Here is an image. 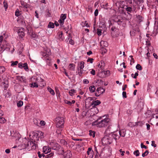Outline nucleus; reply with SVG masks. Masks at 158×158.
<instances>
[{"mask_svg": "<svg viewBox=\"0 0 158 158\" xmlns=\"http://www.w3.org/2000/svg\"><path fill=\"white\" fill-rule=\"evenodd\" d=\"M139 125L140 126V127L145 128L146 127L147 128H149L150 126V125L147 123L145 124L144 123L139 122Z\"/></svg>", "mask_w": 158, "mask_h": 158, "instance_id": "obj_14", "label": "nucleus"}, {"mask_svg": "<svg viewBox=\"0 0 158 158\" xmlns=\"http://www.w3.org/2000/svg\"><path fill=\"white\" fill-rule=\"evenodd\" d=\"M60 143L63 145L66 144L67 143V142L64 139H61L60 141Z\"/></svg>", "mask_w": 158, "mask_h": 158, "instance_id": "obj_50", "label": "nucleus"}, {"mask_svg": "<svg viewBox=\"0 0 158 158\" xmlns=\"http://www.w3.org/2000/svg\"><path fill=\"white\" fill-rule=\"evenodd\" d=\"M102 142L103 145L106 146L112 143L113 139L108 135H105L102 139Z\"/></svg>", "mask_w": 158, "mask_h": 158, "instance_id": "obj_4", "label": "nucleus"}, {"mask_svg": "<svg viewBox=\"0 0 158 158\" xmlns=\"http://www.w3.org/2000/svg\"><path fill=\"white\" fill-rule=\"evenodd\" d=\"M63 155L64 158H70L72 156L71 152L69 150H67Z\"/></svg>", "mask_w": 158, "mask_h": 158, "instance_id": "obj_9", "label": "nucleus"}, {"mask_svg": "<svg viewBox=\"0 0 158 158\" xmlns=\"http://www.w3.org/2000/svg\"><path fill=\"white\" fill-rule=\"evenodd\" d=\"M30 136H32L35 140H38V131H33L30 133Z\"/></svg>", "mask_w": 158, "mask_h": 158, "instance_id": "obj_8", "label": "nucleus"}, {"mask_svg": "<svg viewBox=\"0 0 158 158\" xmlns=\"http://www.w3.org/2000/svg\"><path fill=\"white\" fill-rule=\"evenodd\" d=\"M11 62L12 64L11 65V66H13L15 65H16L18 63V62L17 61H12Z\"/></svg>", "mask_w": 158, "mask_h": 158, "instance_id": "obj_45", "label": "nucleus"}, {"mask_svg": "<svg viewBox=\"0 0 158 158\" xmlns=\"http://www.w3.org/2000/svg\"><path fill=\"white\" fill-rule=\"evenodd\" d=\"M66 18V15L65 14H61L60 15V19L58 20V22L61 25H63L64 20Z\"/></svg>", "mask_w": 158, "mask_h": 158, "instance_id": "obj_7", "label": "nucleus"}, {"mask_svg": "<svg viewBox=\"0 0 158 158\" xmlns=\"http://www.w3.org/2000/svg\"><path fill=\"white\" fill-rule=\"evenodd\" d=\"M10 135L16 138V139L18 140H21L22 139L20 138V134L15 130V129H11L10 130Z\"/></svg>", "mask_w": 158, "mask_h": 158, "instance_id": "obj_5", "label": "nucleus"}, {"mask_svg": "<svg viewBox=\"0 0 158 158\" xmlns=\"http://www.w3.org/2000/svg\"><path fill=\"white\" fill-rule=\"evenodd\" d=\"M101 65L100 66V68H101L103 70V71L102 72H103V73L104 74L106 75V76H108L110 75V72L109 70H106V71H103V67L104 66V63L103 62H102L101 63Z\"/></svg>", "mask_w": 158, "mask_h": 158, "instance_id": "obj_15", "label": "nucleus"}, {"mask_svg": "<svg viewBox=\"0 0 158 158\" xmlns=\"http://www.w3.org/2000/svg\"><path fill=\"white\" fill-rule=\"evenodd\" d=\"M59 39L60 41H62L64 39V37L63 36L62 32L61 31L58 33Z\"/></svg>", "mask_w": 158, "mask_h": 158, "instance_id": "obj_23", "label": "nucleus"}, {"mask_svg": "<svg viewBox=\"0 0 158 158\" xmlns=\"http://www.w3.org/2000/svg\"><path fill=\"white\" fill-rule=\"evenodd\" d=\"M4 7H5V10L7 8L8 5L6 2L4 1L3 2Z\"/></svg>", "mask_w": 158, "mask_h": 158, "instance_id": "obj_62", "label": "nucleus"}, {"mask_svg": "<svg viewBox=\"0 0 158 158\" xmlns=\"http://www.w3.org/2000/svg\"><path fill=\"white\" fill-rule=\"evenodd\" d=\"M139 105H140L141 110L143 108L144 105V101L143 99H141V101L139 102Z\"/></svg>", "mask_w": 158, "mask_h": 158, "instance_id": "obj_26", "label": "nucleus"}, {"mask_svg": "<svg viewBox=\"0 0 158 158\" xmlns=\"http://www.w3.org/2000/svg\"><path fill=\"white\" fill-rule=\"evenodd\" d=\"M48 90L49 91L50 93L52 95L55 94V92L50 87H48L47 88Z\"/></svg>", "mask_w": 158, "mask_h": 158, "instance_id": "obj_33", "label": "nucleus"}, {"mask_svg": "<svg viewBox=\"0 0 158 158\" xmlns=\"http://www.w3.org/2000/svg\"><path fill=\"white\" fill-rule=\"evenodd\" d=\"M141 147L142 148H144L145 149H147V147L145 145H144L143 143H141Z\"/></svg>", "mask_w": 158, "mask_h": 158, "instance_id": "obj_61", "label": "nucleus"}, {"mask_svg": "<svg viewBox=\"0 0 158 158\" xmlns=\"http://www.w3.org/2000/svg\"><path fill=\"white\" fill-rule=\"evenodd\" d=\"M6 122L5 119L4 118L2 117H0V123H4Z\"/></svg>", "mask_w": 158, "mask_h": 158, "instance_id": "obj_46", "label": "nucleus"}, {"mask_svg": "<svg viewBox=\"0 0 158 158\" xmlns=\"http://www.w3.org/2000/svg\"><path fill=\"white\" fill-rule=\"evenodd\" d=\"M78 70V74L79 76H81L82 74H86L88 73V72H86L85 70L83 69H79V68H77Z\"/></svg>", "mask_w": 158, "mask_h": 158, "instance_id": "obj_11", "label": "nucleus"}, {"mask_svg": "<svg viewBox=\"0 0 158 158\" xmlns=\"http://www.w3.org/2000/svg\"><path fill=\"white\" fill-rule=\"evenodd\" d=\"M8 81H6L5 82L3 83V85L5 88V89H6L8 87Z\"/></svg>", "mask_w": 158, "mask_h": 158, "instance_id": "obj_47", "label": "nucleus"}, {"mask_svg": "<svg viewBox=\"0 0 158 158\" xmlns=\"http://www.w3.org/2000/svg\"><path fill=\"white\" fill-rule=\"evenodd\" d=\"M133 154L136 156H138V150L135 151L133 152Z\"/></svg>", "mask_w": 158, "mask_h": 158, "instance_id": "obj_59", "label": "nucleus"}, {"mask_svg": "<svg viewBox=\"0 0 158 158\" xmlns=\"http://www.w3.org/2000/svg\"><path fill=\"white\" fill-rule=\"evenodd\" d=\"M22 5L24 7H25L26 8H27L28 7V5L26 3H24V2H23V3H21Z\"/></svg>", "mask_w": 158, "mask_h": 158, "instance_id": "obj_55", "label": "nucleus"}, {"mask_svg": "<svg viewBox=\"0 0 158 158\" xmlns=\"http://www.w3.org/2000/svg\"><path fill=\"white\" fill-rule=\"evenodd\" d=\"M113 132H111L110 129H106L104 134L106 135H110L111 133H112Z\"/></svg>", "mask_w": 158, "mask_h": 158, "instance_id": "obj_31", "label": "nucleus"}, {"mask_svg": "<svg viewBox=\"0 0 158 158\" xmlns=\"http://www.w3.org/2000/svg\"><path fill=\"white\" fill-rule=\"evenodd\" d=\"M54 27V25L53 23L50 22L49 23L48 25V27L50 28H53Z\"/></svg>", "mask_w": 158, "mask_h": 158, "instance_id": "obj_37", "label": "nucleus"}, {"mask_svg": "<svg viewBox=\"0 0 158 158\" xmlns=\"http://www.w3.org/2000/svg\"><path fill=\"white\" fill-rule=\"evenodd\" d=\"M31 87H38V85L37 82L32 83L31 84Z\"/></svg>", "mask_w": 158, "mask_h": 158, "instance_id": "obj_36", "label": "nucleus"}, {"mask_svg": "<svg viewBox=\"0 0 158 158\" xmlns=\"http://www.w3.org/2000/svg\"><path fill=\"white\" fill-rule=\"evenodd\" d=\"M87 153L88 155H90L91 158H92L93 157L94 152L92 150V148H88Z\"/></svg>", "mask_w": 158, "mask_h": 158, "instance_id": "obj_18", "label": "nucleus"}, {"mask_svg": "<svg viewBox=\"0 0 158 158\" xmlns=\"http://www.w3.org/2000/svg\"><path fill=\"white\" fill-rule=\"evenodd\" d=\"M21 146H22V149L27 148L29 150L36 148V144L32 141L26 138L23 139L22 143Z\"/></svg>", "mask_w": 158, "mask_h": 158, "instance_id": "obj_1", "label": "nucleus"}, {"mask_svg": "<svg viewBox=\"0 0 158 158\" xmlns=\"http://www.w3.org/2000/svg\"><path fill=\"white\" fill-rule=\"evenodd\" d=\"M119 135L121 136L124 137L126 134V129H121V130L119 131Z\"/></svg>", "mask_w": 158, "mask_h": 158, "instance_id": "obj_19", "label": "nucleus"}, {"mask_svg": "<svg viewBox=\"0 0 158 158\" xmlns=\"http://www.w3.org/2000/svg\"><path fill=\"white\" fill-rule=\"evenodd\" d=\"M23 68L24 69L27 71V70L28 69V67L27 66V63H25L23 64Z\"/></svg>", "mask_w": 158, "mask_h": 158, "instance_id": "obj_40", "label": "nucleus"}, {"mask_svg": "<svg viewBox=\"0 0 158 158\" xmlns=\"http://www.w3.org/2000/svg\"><path fill=\"white\" fill-rule=\"evenodd\" d=\"M45 122L44 121L42 120L40 121V125L41 126H44L45 125Z\"/></svg>", "mask_w": 158, "mask_h": 158, "instance_id": "obj_52", "label": "nucleus"}, {"mask_svg": "<svg viewBox=\"0 0 158 158\" xmlns=\"http://www.w3.org/2000/svg\"><path fill=\"white\" fill-rule=\"evenodd\" d=\"M76 133L79 136H82L83 135V131L81 129H77L76 131Z\"/></svg>", "mask_w": 158, "mask_h": 158, "instance_id": "obj_21", "label": "nucleus"}, {"mask_svg": "<svg viewBox=\"0 0 158 158\" xmlns=\"http://www.w3.org/2000/svg\"><path fill=\"white\" fill-rule=\"evenodd\" d=\"M113 21H114L115 22H117L118 23V24H119V23H122L123 22V21H121V20L119 19L118 20H117L116 19H113Z\"/></svg>", "mask_w": 158, "mask_h": 158, "instance_id": "obj_48", "label": "nucleus"}, {"mask_svg": "<svg viewBox=\"0 0 158 158\" xmlns=\"http://www.w3.org/2000/svg\"><path fill=\"white\" fill-rule=\"evenodd\" d=\"M138 76V72L137 71L136 72H135V74L132 73L131 74V77L134 79H136L137 78V76Z\"/></svg>", "mask_w": 158, "mask_h": 158, "instance_id": "obj_32", "label": "nucleus"}, {"mask_svg": "<svg viewBox=\"0 0 158 158\" xmlns=\"http://www.w3.org/2000/svg\"><path fill=\"white\" fill-rule=\"evenodd\" d=\"M76 93L75 90L74 89H72L69 91V93L70 95L73 96L74 94Z\"/></svg>", "mask_w": 158, "mask_h": 158, "instance_id": "obj_34", "label": "nucleus"}, {"mask_svg": "<svg viewBox=\"0 0 158 158\" xmlns=\"http://www.w3.org/2000/svg\"><path fill=\"white\" fill-rule=\"evenodd\" d=\"M113 133L112 136L114 139L116 140L119 138V131L117 130L116 131L113 132Z\"/></svg>", "mask_w": 158, "mask_h": 158, "instance_id": "obj_10", "label": "nucleus"}, {"mask_svg": "<svg viewBox=\"0 0 158 158\" xmlns=\"http://www.w3.org/2000/svg\"><path fill=\"white\" fill-rule=\"evenodd\" d=\"M21 13L20 12L19 10L18 9H17L15 12V15L16 16L18 17L20 15Z\"/></svg>", "mask_w": 158, "mask_h": 158, "instance_id": "obj_39", "label": "nucleus"}, {"mask_svg": "<svg viewBox=\"0 0 158 158\" xmlns=\"http://www.w3.org/2000/svg\"><path fill=\"white\" fill-rule=\"evenodd\" d=\"M95 89L96 88L94 85L90 86L89 87V90L91 93H93L95 92Z\"/></svg>", "mask_w": 158, "mask_h": 158, "instance_id": "obj_30", "label": "nucleus"}, {"mask_svg": "<svg viewBox=\"0 0 158 158\" xmlns=\"http://www.w3.org/2000/svg\"><path fill=\"white\" fill-rule=\"evenodd\" d=\"M24 29L23 28H19L18 31L19 35L21 38H23L24 36Z\"/></svg>", "mask_w": 158, "mask_h": 158, "instance_id": "obj_12", "label": "nucleus"}, {"mask_svg": "<svg viewBox=\"0 0 158 158\" xmlns=\"http://www.w3.org/2000/svg\"><path fill=\"white\" fill-rule=\"evenodd\" d=\"M89 132V135L90 136H92L93 138L95 136V131L90 130Z\"/></svg>", "mask_w": 158, "mask_h": 158, "instance_id": "obj_29", "label": "nucleus"}, {"mask_svg": "<svg viewBox=\"0 0 158 158\" xmlns=\"http://www.w3.org/2000/svg\"><path fill=\"white\" fill-rule=\"evenodd\" d=\"M56 123V127L57 128H62L64 127V121L63 117H58L55 119Z\"/></svg>", "mask_w": 158, "mask_h": 158, "instance_id": "obj_3", "label": "nucleus"}, {"mask_svg": "<svg viewBox=\"0 0 158 158\" xmlns=\"http://www.w3.org/2000/svg\"><path fill=\"white\" fill-rule=\"evenodd\" d=\"M5 71V69L3 66H0V73H2Z\"/></svg>", "mask_w": 158, "mask_h": 158, "instance_id": "obj_38", "label": "nucleus"}, {"mask_svg": "<svg viewBox=\"0 0 158 158\" xmlns=\"http://www.w3.org/2000/svg\"><path fill=\"white\" fill-rule=\"evenodd\" d=\"M123 7L120 6V7L119 8V11H120L121 13H123L124 12V9L123 8Z\"/></svg>", "mask_w": 158, "mask_h": 158, "instance_id": "obj_44", "label": "nucleus"}, {"mask_svg": "<svg viewBox=\"0 0 158 158\" xmlns=\"http://www.w3.org/2000/svg\"><path fill=\"white\" fill-rule=\"evenodd\" d=\"M38 139L39 138H42V137L43 136L44 133L40 131H38Z\"/></svg>", "mask_w": 158, "mask_h": 158, "instance_id": "obj_35", "label": "nucleus"}, {"mask_svg": "<svg viewBox=\"0 0 158 158\" xmlns=\"http://www.w3.org/2000/svg\"><path fill=\"white\" fill-rule=\"evenodd\" d=\"M43 152L45 154H47L50 152L51 149L50 148H48L47 146H45L43 148Z\"/></svg>", "mask_w": 158, "mask_h": 158, "instance_id": "obj_17", "label": "nucleus"}, {"mask_svg": "<svg viewBox=\"0 0 158 158\" xmlns=\"http://www.w3.org/2000/svg\"><path fill=\"white\" fill-rule=\"evenodd\" d=\"M97 33L98 35L100 36L101 35L102 31L100 29H98L97 30Z\"/></svg>", "mask_w": 158, "mask_h": 158, "instance_id": "obj_58", "label": "nucleus"}, {"mask_svg": "<svg viewBox=\"0 0 158 158\" xmlns=\"http://www.w3.org/2000/svg\"><path fill=\"white\" fill-rule=\"evenodd\" d=\"M148 150H146L144 153L142 154V156L143 157H144L145 156H146L148 154Z\"/></svg>", "mask_w": 158, "mask_h": 158, "instance_id": "obj_51", "label": "nucleus"}, {"mask_svg": "<svg viewBox=\"0 0 158 158\" xmlns=\"http://www.w3.org/2000/svg\"><path fill=\"white\" fill-rule=\"evenodd\" d=\"M138 122H136L134 123L132 122H130L128 123V125L130 127H134L138 125Z\"/></svg>", "mask_w": 158, "mask_h": 158, "instance_id": "obj_25", "label": "nucleus"}, {"mask_svg": "<svg viewBox=\"0 0 158 158\" xmlns=\"http://www.w3.org/2000/svg\"><path fill=\"white\" fill-rule=\"evenodd\" d=\"M108 4L106 3L105 5H102V8L105 9H108Z\"/></svg>", "mask_w": 158, "mask_h": 158, "instance_id": "obj_53", "label": "nucleus"}, {"mask_svg": "<svg viewBox=\"0 0 158 158\" xmlns=\"http://www.w3.org/2000/svg\"><path fill=\"white\" fill-rule=\"evenodd\" d=\"M101 45H102V44H104L103 46L105 47H106L108 46V44L106 41H101Z\"/></svg>", "mask_w": 158, "mask_h": 158, "instance_id": "obj_49", "label": "nucleus"}, {"mask_svg": "<svg viewBox=\"0 0 158 158\" xmlns=\"http://www.w3.org/2000/svg\"><path fill=\"white\" fill-rule=\"evenodd\" d=\"M59 148V150L57 151H58V154L60 155H63L64 152L63 148L61 146Z\"/></svg>", "mask_w": 158, "mask_h": 158, "instance_id": "obj_24", "label": "nucleus"}, {"mask_svg": "<svg viewBox=\"0 0 158 158\" xmlns=\"http://www.w3.org/2000/svg\"><path fill=\"white\" fill-rule=\"evenodd\" d=\"M68 68L70 70L74 71L75 68V65L73 63H70L68 66Z\"/></svg>", "mask_w": 158, "mask_h": 158, "instance_id": "obj_20", "label": "nucleus"}, {"mask_svg": "<svg viewBox=\"0 0 158 158\" xmlns=\"http://www.w3.org/2000/svg\"><path fill=\"white\" fill-rule=\"evenodd\" d=\"M144 18L142 16L139 15V24L141 23H143V24L145 25L146 23L144 22Z\"/></svg>", "mask_w": 158, "mask_h": 158, "instance_id": "obj_28", "label": "nucleus"}, {"mask_svg": "<svg viewBox=\"0 0 158 158\" xmlns=\"http://www.w3.org/2000/svg\"><path fill=\"white\" fill-rule=\"evenodd\" d=\"M52 145V149L53 150L57 151L59 150L60 148V145L58 143H52L51 144Z\"/></svg>", "mask_w": 158, "mask_h": 158, "instance_id": "obj_13", "label": "nucleus"}, {"mask_svg": "<svg viewBox=\"0 0 158 158\" xmlns=\"http://www.w3.org/2000/svg\"><path fill=\"white\" fill-rule=\"evenodd\" d=\"M84 62L83 61H81L78 64V67H77V68H79V69H82L84 67Z\"/></svg>", "mask_w": 158, "mask_h": 158, "instance_id": "obj_22", "label": "nucleus"}, {"mask_svg": "<svg viewBox=\"0 0 158 158\" xmlns=\"http://www.w3.org/2000/svg\"><path fill=\"white\" fill-rule=\"evenodd\" d=\"M21 17H20V19H19V21H21L22 23L23 24H25V22L24 21V20L23 19H21Z\"/></svg>", "mask_w": 158, "mask_h": 158, "instance_id": "obj_54", "label": "nucleus"}, {"mask_svg": "<svg viewBox=\"0 0 158 158\" xmlns=\"http://www.w3.org/2000/svg\"><path fill=\"white\" fill-rule=\"evenodd\" d=\"M10 95V93L8 91L5 94V96L6 97H9Z\"/></svg>", "mask_w": 158, "mask_h": 158, "instance_id": "obj_57", "label": "nucleus"}, {"mask_svg": "<svg viewBox=\"0 0 158 158\" xmlns=\"http://www.w3.org/2000/svg\"><path fill=\"white\" fill-rule=\"evenodd\" d=\"M105 91V89L100 87L98 88L95 93V96L96 97L99 96L101 94H103Z\"/></svg>", "mask_w": 158, "mask_h": 158, "instance_id": "obj_6", "label": "nucleus"}, {"mask_svg": "<svg viewBox=\"0 0 158 158\" xmlns=\"http://www.w3.org/2000/svg\"><path fill=\"white\" fill-rule=\"evenodd\" d=\"M94 59L93 58H89L88 59L87 61L89 62L90 63H92L93 62Z\"/></svg>", "mask_w": 158, "mask_h": 158, "instance_id": "obj_64", "label": "nucleus"}, {"mask_svg": "<svg viewBox=\"0 0 158 158\" xmlns=\"http://www.w3.org/2000/svg\"><path fill=\"white\" fill-rule=\"evenodd\" d=\"M64 102L65 103L67 104L70 106H71L72 105V103L70 101L67 100H65L64 101Z\"/></svg>", "mask_w": 158, "mask_h": 158, "instance_id": "obj_56", "label": "nucleus"}, {"mask_svg": "<svg viewBox=\"0 0 158 158\" xmlns=\"http://www.w3.org/2000/svg\"><path fill=\"white\" fill-rule=\"evenodd\" d=\"M17 79L20 80L21 81H24V78L23 77L18 76H17Z\"/></svg>", "mask_w": 158, "mask_h": 158, "instance_id": "obj_42", "label": "nucleus"}, {"mask_svg": "<svg viewBox=\"0 0 158 158\" xmlns=\"http://www.w3.org/2000/svg\"><path fill=\"white\" fill-rule=\"evenodd\" d=\"M105 116H102L99 117L98 119L95 122L93 123V125H96L98 127H105L107 126L110 122V120L109 118H105L100 121L97 122L99 120L101 119L104 117Z\"/></svg>", "mask_w": 158, "mask_h": 158, "instance_id": "obj_2", "label": "nucleus"}, {"mask_svg": "<svg viewBox=\"0 0 158 158\" xmlns=\"http://www.w3.org/2000/svg\"><path fill=\"white\" fill-rule=\"evenodd\" d=\"M62 131L61 129H56V132L58 135H60Z\"/></svg>", "mask_w": 158, "mask_h": 158, "instance_id": "obj_43", "label": "nucleus"}, {"mask_svg": "<svg viewBox=\"0 0 158 158\" xmlns=\"http://www.w3.org/2000/svg\"><path fill=\"white\" fill-rule=\"evenodd\" d=\"M101 103V102L98 100H97L95 101L92 102L91 104V106L93 108H95L96 107L100 104Z\"/></svg>", "mask_w": 158, "mask_h": 158, "instance_id": "obj_16", "label": "nucleus"}, {"mask_svg": "<svg viewBox=\"0 0 158 158\" xmlns=\"http://www.w3.org/2000/svg\"><path fill=\"white\" fill-rule=\"evenodd\" d=\"M151 145L152 146L154 147H156L157 146L156 144H155V141H152V142Z\"/></svg>", "mask_w": 158, "mask_h": 158, "instance_id": "obj_60", "label": "nucleus"}, {"mask_svg": "<svg viewBox=\"0 0 158 158\" xmlns=\"http://www.w3.org/2000/svg\"><path fill=\"white\" fill-rule=\"evenodd\" d=\"M123 8L128 12H131L132 11V9L130 7H128L127 6H125L123 7Z\"/></svg>", "mask_w": 158, "mask_h": 158, "instance_id": "obj_27", "label": "nucleus"}, {"mask_svg": "<svg viewBox=\"0 0 158 158\" xmlns=\"http://www.w3.org/2000/svg\"><path fill=\"white\" fill-rule=\"evenodd\" d=\"M89 82V81L87 79H84L83 81V83L84 84H88Z\"/></svg>", "mask_w": 158, "mask_h": 158, "instance_id": "obj_63", "label": "nucleus"}, {"mask_svg": "<svg viewBox=\"0 0 158 158\" xmlns=\"http://www.w3.org/2000/svg\"><path fill=\"white\" fill-rule=\"evenodd\" d=\"M23 104V102L22 101H19L17 103V106L18 107L21 106Z\"/></svg>", "mask_w": 158, "mask_h": 158, "instance_id": "obj_41", "label": "nucleus"}]
</instances>
